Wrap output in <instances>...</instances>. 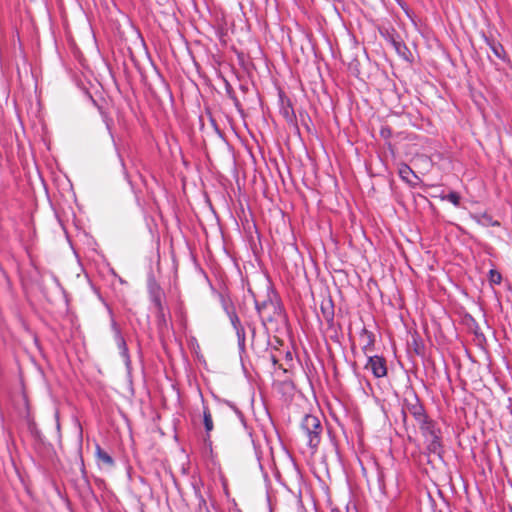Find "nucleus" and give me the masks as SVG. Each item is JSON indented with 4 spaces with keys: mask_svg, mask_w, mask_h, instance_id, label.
I'll return each mask as SVG.
<instances>
[{
    "mask_svg": "<svg viewBox=\"0 0 512 512\" xmlns=\"http://www.w3.org/2000/svg\"><path fill=\"white\" fill-rule=\"evenodd\" d=\"M301 428L308 438L310 448L316 449L320 443L323 429L319 418L314 415H305L301 422Z\"/></svg>",
    "mask_w": 512,
    "mask_h": 512,
    "instance_id": "1",
    "label": "nucleus"
},
{
    "mask_svg": "<svg viewBox=\"0 0 512 512\" xmlns=\"http://www.w3.org/2000/svg\"><path fill=\"white\" fill-rule=\"evenodd\" d=\"M406 412H409L418 422L424 421V418L427 417L424 407L415 393H410L404 399V419L406 418Z\"/></svg>",
    "mask_w": 512,
    "mask_h": 512,
    "instance_id": "2",
    "label": "nucleus"
},
{
    "mask_svg": "<svg viewBox=\"0 0 512 512\" xmlns=\"http://www.w3.org/2000/svg\"><path fill=\"white\" fill-rule=\"evenodd\" d=\"M256 309L260 316L267 321H273L277 315H280L281 309L278 303L272 299L264 300L262 302H255Z\"/></svg>",
    "mask_w": 512,
    "mask_h": 512,
    "instance_id": "3",
    "label": "nucleus"
},
{
    "mask_svg": "<svg viewBox=\"0 0 512 512\" xmlns=\"http://www.w3.org/2000/svg\"><path fill=\"white\" fill-rule=\"evenodd\" d=\"M365 368L370 369L376 378H381L387 375L386 361L380 356H369Z\"/></svg>",
    "mask_w": 512,
    "mask_h": 512,
    "instance_id": "4",
    "label": "nucleus"
},
{
    "mask_svg": "<svg viewBox=\"0 0 512 512\" xmlns=\"http://www.w3.org/2000/svg\"><path fill=\"white\" fill-rule=\"evenodd\" d=\"M151 299L156 308L157 317L160 322H165V315L162 306V291L158 286H152L150 289Z\"/></svg>",
    "mask_w": 512,
    "mask_h": 512,
    "instance_id": "5",
    "label": "nucleus"
},
{
    "mask_svg": "<svg viewBox=\"0 0 512 512\" xmlns=\"http://www.w3.org/2000/svg\"><path fill=\"white\" fill-rule=\"evenodd\" d=\"M359 340L362 346L363 352L366 354L367 352L371 351L374 347L375 343V336L372 332L367 330L366 328H363L359 335Z\"/></svg>",
    "mask_w": 512,
    "mask_h": 512,
    "instance_id": "6",
    "label": "nucleus"
},
{
    "mask_svg": "<svg viewBox=\"0 0 512 512\" xmlns=\"http://www.w3.org/2000/svg\"><path fill=\"white\" fill-rule=\"evenodd\" d=\"M418 423L420 424V429L425 438H430L440 433V431L436 429L433 421L429 420L428 417H425L424 421H419Z\"/></svg>",
    "mask_w": 512,
    "mask_h": 512,
    "instance_id": "7",
    "label": "nucleus"
},
{
    "mask_svg": "<svg viewBox=\"0 0 512 512\" xmlns=\"http://www.w3.org/2000/svg\"><path fill=\"white\" fill-rule=\"evenodd\" d=\"M203 424L205 427V431L207 433V436L205 437L204 441L206 443L209 442V444H210L211 442L209 440V438H210L209 433L213 430L214 425H213L211 412H210L209 408L205 405L203 406Z\"/></svg>",
    "mask_w": 512,
    "mask_h": 512,
    "instance_id": "8",
    "label": "nucleus"
},
{
    "mask_svg": "<svg viewBox=\"0 0 512 512\" xmlns=\"http://www.w3.org/2000/svg\"><path fill=\"white\" fill-rule=\"evenodd\" d=\"M321 312L323 318L328 322L332 323L334 320V306L331 299L323 301L321 304Z\"/></svg>",
    "mask_w": 512,
    "mask_h": 512,
    "instance_id": "9",
    "label": "nucleus"
},
{
    "mask_svg": "<svg viewBox=\"0 0 512 512\" xmlns=\"http://www.w3.org/2000/svg\"><path fill=\"white\" fill-rule=\"evenodd\" d=\"M426 441L428 442L427 449L429 452L440 455L442 445L440 441V433L430 437L426 438Z\"/></svg>",
    "mask_w": 512,
    "mask_h": 512,
    "instance_id": "10",
    "label": "nucleus"
},
{
    "mask_svg": "<svg viewBox=\"0 0 512 512\" xmlns=\"http://www.w3.org/2000/svg\"><path fill=\"white\" fill-rule=\"evenodd\" d=\"M96 456L97 459L108 467H112L114 465V460L112 457L104 451L99 445L96 447Z\"/></svg>",
    "mask_w": 512,
    "mask_h": 512,
    "instance_id": "11",
    "label": "nucleus"
},
{
    "mask_svg": "<svg viewBox=\"0 0 512 512\" xmlns=\"http://www.w3.org/2000/svg\"><path fill=\"white\" fill-rule=\"evenodd\" d=\"M231 323L234 326V328L236 329V333L238 335L239 340L244 342V338H245L244 329L241 326L240 320L236 315L231 316Z\"/></svg>",
    "mask_w": 512,
    "mask_h": 512,
    "instance_id": "12",
    "label": "nucleus"
},
{
    "mask_svg": "<svg viewBox=\"0 0 512 512\" xmlns=\"http://www.w3.org/2000/svg\"><path fill=\"white\" fill-rule=\"evenodd\" d=\"M488 44H489L490 49L492 50L493 54L495 55V57L503 60L504 56H505V51H504L503 46L500 43H495V42H488Z\"/></svg>",
    "mask_w": 512,
    "mask_h": 512,
    "instance_id": "13",
    "label": "nucleus"
},
{
    "mask_svg": "<svg viewBox=\"0 0 512 512\" xmlns=\"http://www.w3.org/2000/svg\"><path fill=\"white\" fill-rule=\"evenodd\" d=\"M489 281L491 284H500L501 281H502V276L500 274V272H498L497 270H490L489 271Z\"/></svg>",
    "mask_w": 512,
    "mask_h": 512,
    "instance_id": "14",
    "label": "nucleus"
},
{
    "mask_svg": "<svg viewBox=\"0 0 512 512\" xmlns=\"http://www.w3.org/2000/svg\"><path fill=\"white\" fill-rule=\"evenodd\" d=\"M399 173H400V176L402 177V179H404V180H406V181H408V182H409L410 180H409L408 176H409L410 174H413V171L410 169V167H409V166L404 165V166L400 169Z\"/></svg>",
    "mask_w": 512,
    "mask_h": 512,
    "instance_id": "15",
    "label": "nucleus"
},
{
    "mask_svg": "<svg viewBox=\"0 0 512 512\" xmlns=\"http://www.w3.org/2000/svg\"><path fill=\"white\" fill-rule=\"evenodd\" d=\"M446 199L458 206L460 203V195L457 192H451L446 196Z\"/></svg>",
    "mask_w": 512,
    "mask_h": 512,
    "instance_id": "16",
    "label": "nucleus"
},
{
    "mask_svg": "<svg viewBox=\"0 0 512 512\" xmlns=\"http://www.w3.org/2000/svg\"><path fill=\"white\" fill-rule=\"evenodd\" d=\"M198 501H199V509L200 510L202 509V506H204L205 509H207L206 501L203 499V497L201 495L198 496Z\"/></svg>",
    "mask_w": 512,
    "mask_h": 512,
    "instance_id": "17",
    "label": "nucleus"
},
{
    "mask_svg": "<svg viewBox=\"0 0 512 512\" xmlns=\"http://www.w3.org/2000/svg\"><path fill=\"white\" fill-rule=\"evenodd\" d=\"M390 133H391V132H390V129H388V128H383V129L381 130V135H382L383 137H388V136L390 135Z\"/></svg>",
    "mask_w": 512,
    "mask_h": 512,
    "instance_id": "18",
    "label": "nucleus"
},
{
    "mask_svg": "<svg viewBox=\"0 0 512 512\" xmlns=\"http://www.w3.org/2000/svg\"><path fill=\"white\" fill-rule=\"evenodd\" d=\"M270 360L273 363V365H278V359L274 354H270Z\"/></svg>",
    "mask_w": 512,
    "mask_h": 512,
    "instance_id": "19",
    "label": "nucleus"
},
{
    "mask_svg": "<svg viewBox=\"0 0 512 512\" xmlns=\"http://www.w3.org/2000/svg\"><path fill=\"white\" fill-rule=\"evenodd\" d=\"M415 352H416L418 355L422 354V351H421L420 347H419L417 344L415 345Z\"/></svg>",
    "mask_w": 512,
    "mask_h": 512,
    "instance_id": "20",
    "label": "nucleus"
},
{
    "mask_svg": "<svg viewBox=\"0 0 512 512\" xmlns=\"http://www.w3.org/2000/svg\"><path fill=\"white\" fill-rule=\"evenodd\" d=\"M393 43H394V45H395L396 49L398 50V49H399V46H400V43L395 42V41H394Z\"/></svg>",
    "mask_w": 512,
    "mask_h": 512,
    "instance_id": "21",
    "label": "nucleus"
},
{
    "mask_svg": "<svg viewBox=\"0 0 512 512\" xmlns=\"http://www.w3.org/2000/svg\"><path fill=\"white\" fill-rule=\"evenodd\" d=\"M286 356H287V358H291V353L287 352Z\"/></svg>",
    "mask_w": 512,
    "mask_h": 512,
    "instance_id": "22",
    "label": "nucleus"
},
{
    "mask_svg": "<svg viewBox=\"0 0 512 512\" xmlns=\"http://www.w3.org/2000/svg\"><path fill=\"white\" fill-rule=\"evenodd\" d=\"M332 512H341V511L338 509H332Z\"/></svg>",
    "mask_w": 512,
    "mask_h": 512,
    "instance_id": "23",
    "label": "nucleus"
}]
</instances>
